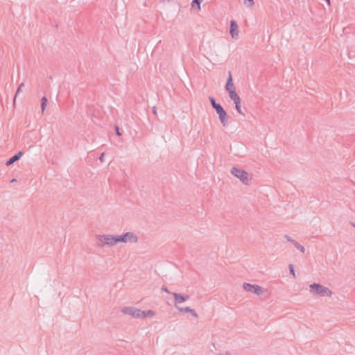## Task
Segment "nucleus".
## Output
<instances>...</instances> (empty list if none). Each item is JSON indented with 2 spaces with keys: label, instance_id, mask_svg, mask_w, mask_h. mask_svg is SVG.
Returning a JSON list of instances; mask_svg holds the SVG:
<instances>
[{
  "label": "nucleus",
  "instance_id": "obj_1",
  "mask_svg": "<svg viewBox=\"0 0 355 355\" xmlns=\"http://www.w3.org/2000/svg\"><path fill=\"white\" fill-rule=\"evenodd\" d=\"M309 293L314 297H331L332 291L327 286L318 283H313L309 285Z\"/></svg>",
  "mask_w": 355,
  "mask_h": 355
},
{
  "label": "nucleus",
  "instance_id": "obj_2",
  "mask_svg": "<svg viewBox=\"0 0 355 355\" xmlns=\"http://www.w3.org/2000/svg\"><path fill=\"white\" fill-rule=\"evenodd\" d=\"M96 245L100 248H113L116 245L114 234H98L95 238Z\"/></svg>",
  "mask_w": 355,
  "mask_h": 355
},
{
  "label": "nucleus",
  "instance_id": "obj_3",
  "mask_svg": "<svg viewBox=\"0 0 355 355\" xmlns=\"http://www.w3.org/2000/svg\"><path fill=\"white\" fill-rule=\"evenodd\" d=\"M230 172L232 175L238 178L243 184H250L252 180V175L251 173L237 167H232Z\"/></svg>",
  "mask_w": 355,
  "mask_h": 355
},
{
  "label": "nucleus",
  "instance_id": "obj_4",
  "mask_svg": "<svg viewBox=\"0 0 355 355\" xmlns=\"http://www.w3.org/2000/svg\"><path fill=\"white\" fill-rule=\"evenodd\" d=\"M116 243L135 244L139 241L138 236L132 232H127L120 235H115Z\"/></svg>",
  "mask_w": 355,
  "mask_h": 355
},
{
  "label": "nucleus",
  "instance_id": "obj_5",
  "mask_svg": "<svg viewBox=\"0 0 355 355\" xmlns=\"http://www.w3.org/2000/svg\"><path fill=\"white\" fill-rule=\"evenodd\" d=\"M242 288L245 291L253 293L257 296H261L266 292V289L261 286L257 284H251L246 282L243 284Z\"/></svg>",
  "mask_w": 355,
  "mask_h": 355
},
{
  "label": "nucleus",
  "instance_id": "obj_6",
  "mask_svg": "<svg viewBox=\"0 0 355 355\" xmlns=\"http://www.w3.org/2000/svg\"><path fill=\"white\" fill-rule=\"evenodd\" d=\"M142 310L133 306H125L121 309V313L125 315H131L135 318H141Z\"/></svg>",
  "mask_w": 355,
  "mask_h": 355
},
{
  "label": "nucleus",
  "instance_id": "obj_7",
  "mask_svg": "<svg viewBox=\"0 0 355 355\" xmlns=\"http://www.w3.org/2000/svg\"><path fill=\"white\" fill-rule=\"evenodd\" d=\"M216 112L217 114L218 115L219 120L222 125L224 127H226L227 125V121H228V115L226 113V112L224 110L223 107L220 105L218 108H216Z\"/></svg>",
  "mask_w": 355,
  "mask_h": 355
},
{
  "label": "nucleus",
  "instance_id": "obj_8",
  "mask_svg": "<svg viewBox=\"0 0 355 355\" xmlns=\"http://www.w3.org/2000/svg\"><path fill=\"white\" fill-rule=\"evenodd\" d=\"M174 297V306L177 309L178 307H180L179 304L185 302V299L184 298V295L178 293H172Z\"/></svg>",
  "mask_w": 355,
  "mask_h": 355
},
{
  "label": "nucleus",
  "instance_id": "obj_9",
  "mask_svg": "<svg viewBox=\"0 0 355 355\" xmlns=\"http://www.w3.org/2000/svg\"><path fill=\"white\" fill-rule=\"evenodd\" d=\"M238 29H239V26H238L237 23L235 21L232 20L230 21V34L232 35V37H234L235 36L238 35V34H239Z\"/></svg>",
  "mask_w": 355,
  "mask_h": 355
},
{
  "label": "nucleus",
  "instance_id": "obj_10",
  "mask_svg": "<svg viewBox=\"0 0 355 355\" xmlns=\"http://www.w3.org/2000/svg\"><path fill=\"white\" fill-rule=\"evenodd\" d=\"M225 89L228 92V94L231 93L232 92H233L235 91V87L232 82V75H231L230 72L229 73V76H228L227 81V83L225 85Z\"/></svg>",
  "mask_w": 355,
  "mask_h": 355
},
{
  "label": "nucleus",
  "instance_id": "obj_11",
  "mask_svg": "<svg viewBox=\"0 0 355 355\" xmlns=\"http://www.w3.org/2000/svg\"><path fill=\"white\" fill-rule=\"evenodd\" d=\"M177 310H178L180 312H182V313H189L195 318L198 317V315L196 313V311L194 309H192L189 306H187V307L180 306V307H178Z\"/></svg>",
  "mask_w": 355,
  "mask_h": 355
},
{
  "label": "nucleus",
  "instance_id": "obj_12",
  "mask_svg": "<svg viewBox=\"0 0 355 355\" xmlns=\"http://www.w3.org/2000/svg\"><path fill=\"white\" fill-rule=\"evenodd\" d=\"M23 155V153L21 151H19L15 155L10 158L6 163V166H9L12 164L14 162L18 161L21 156Z\"/></svg>",
  "mask_w": 355,
  "mask_h": 355
},
{
  "label": "nucleus",
  "instance_id": "obj_13",
  "mask_svg": "<svg viewBox=\"0 0 355 355\" xmlns=\"http://www.w3.org/2000/svg\"><path fill=\"white\" fill-rule=\"evenodd\" d=\"M141 318H152L155 316L156 313L153 310H147L141 311Z\"/></svg>",
  "mask_w": 355,
  "mask_h": 355
},
{
  "label": "nucleus",
  "instance_id": "obj_14",
  "mask_svg": "<svg viewBox=\"0 0 355 355\" xmlns=\"http://www.w3.org/2000/svg\"><path fill=\"white\" fill-rule=\"evenodd\" d=\"M229 96L234 101V103L236 102H241V98H240L239 96L237 94V93L236 92V91H234L233 92H232L231 93H230Z\"/></svg>",
  "mask_w": 355,
  "mask_h": 355
},
{
  "label": "nucleus",
  "instance_id": "obj_15",
  "mask_svg": "<svg viewBox=\"0 0 355 355\" xmlns=\"http://www.w3.org/2000/svg\"><path fill=\"white\" fill-rule=\"evenodd\" d=\"M47 98L45 96H43L41 99V110L42 112L43 113L46 109V107L47 105Z\"/></svg>",
  "mask_w": 355,
  "mask_h": 355
},
{
  "label": "nucleus",
  "instance_id": "obj_16",
  "mask_svg": "<svg viewBox=\"0 0 355 355\" xmlns=\"http://www.w3.org/2000/svg\"><path fill=\"white\" fill-rule=\"evenodd\" d=\"M298 250H300L301 252L304 253L305 252V248L304 246L300 245L299 243H297L296 241L293 244Z\"/></svg>",
  "mask_w": 355,
  "mask_h": 355
},
{
  "label": "nucleus",
  "instance_id": "obj_17",
  "mask_svg": "<svg viewBox=\"0 0 355 355\" xmlns=\"http://www.w3.org/2000/svg\"><path fill=\"white\" fill-rule=\"evenodd\" d=\"M234 104H235V108H236V110L237 111V112L240 114L244 115V113L243 112V111L241 110V102H236Z\"/></svg>",
  "mask_w": 355,
  "mask_h": 355
},
{
  "label": "nucleus",
  "instance_id": "obj_18",
  "mask_svg": "<svg viewBox=\"0 0 355 355\" xmlns=\"http://www.w3.org/2000/svg\"><path fill=\"white\" fill-rule=\"evenodd\" d=\"M202 0H193L191 6L193 8L197 7L199 10L200 9V3Z\"/></svg>",
  "mask_w": 355,
  "mask_h": 355
},
{
  "label": "nucleus",
  "instance_id": "obj_19",
  "mask_svg": "<svg viewBox=\"0 0 355 355\" xmlns=\"http://www.w3.org/2000/svg\"><path fill=\"white\" fill-rule=\"evenodd\" d=\"M24 87V84L23 83H21V84L19 85V87H18V88H17V92H16L15 96L14 103L15 102V99H16V98H17V95H18L19 93H21V92H22V89H23V87Z\"/></svg>",
  "mask_w": 355,
  "mask_h": 355
},
{
  "label": "nucleus",
  "instance_id": "obj_20",
  "mask_svg": "<svg viewBox=\"0 0 355 355\" xmlns=\"http://www.w3.org/2000/svg\"><path fill=\"white\" fill-rule=\"evenodd\" d=\"M209 101H210V103L212 105V107L216 110V108H218V107L220 106V104H218L216 103L215 100L214 98L212 97H209Z\"/></svg>",
  "mask_w": 355,
  "mask_h": 355
},
{
  "label": "nucleus",
  "instance_id": "obj_21",
  "mask_svg": "<svg viewBox=\"0 0 355 355\" xmlns=\"http://www.w3.org/2000/svg\"><path fill=\"white\" fill-rule=\"evenodd\" d=\"M244 4L249 8H251L254 6V3L253 0H244Z\"/></svg>",
  "mask_w": 355,
  "mask_h": 355
},
{
  "label": "nucleus",
  "instance_id": "obj_22",
  "mask_svg": "<svg viewBox=\"0 0 355 355\" xmlns=\"http://www.w3.org/2000/svg\"><path fill=\"white\" fill-rule=\"evenodd\" d=\"M284 239L291 243L292 244H293V243L295 242V240L293 239L291 236H289L288 235H284Z\"/></svg>",
  "mask_w": 355,
  "mask_h": 355
},
{
  "label": "nucleus",
  "instance_id": "obj_23",
  "mask_svg": "<svg viewBox=\"0 0 355 355\" xmlns=\"http://www.w3.org/2000/svg\"><path fill=\"white\" fill-rule=\"evenodd\" d=\"M288 268H289V270H290L291 274L295 277V273L293 266L292 264H290L288 266Z\"/></svg>",
  "mask_w": 355,
  "mask_h": 355
},
{
  "label": "nucleus",
  "instance_id": "obj_24",
  "mask_svg": "<svg viewBox=\"0 0 355 355\" xmlns=\"http://www.w3.org/2000/svg\"><path fill=\"white\" fill-rule=\"evenodd\" d=\"M217 355H232V354L228 351H224L219 352Z\"/></svg>",
  "mask_w": 355,
  "mask_h": 355
},
{
  "label": "nucleus",
  "instance_id": "obj_25",
  "mask_svg": "<svg viewBox=\"0 0 355 355\" xmlns=\"http://www.w3.org/2000/svg\"><path fill=\"white\" fill-rule=\"evenodd\" d=\"M104 156H105V153H103L101 155V156L99 157V160H100L101 162H103L104 161Z\"/></svg>",
  "mask_w": 355,
  "mask_h": 355
},
{
  "label": "nucleus",
  "instance_id": "obj_26",
  "mask_svg": "<svg viewBox=\"0 0 355 355\" xmlns=\"http://www.w3.org/2000/svg\"><path fill=\"white\" fill-rule=\"evenodd\" d=\"M116 134L118 136H121V133L120 132L119 129V128L117 126L116 127Z\"/></svg>",
  "mask_w": 355,
  "mask_h": 355
},
{
  "label": "nucleus",
  "instance_id": "obj_27",
  "mask_svg": "<svg viewBox=\"0 0 355 355\" xmlns=\"http://www.w3.org/2000/svg\"><path fill=\"white\" fill-rule=\"evenodd\" d=\"M153 113L155 115H157V108H156V107H153Z\"/></svg>",
  "mask_w": 355,
  "mask_h": 355
},
{
  "label": "nucleus",
  "instance_id": "obj_28",
  "mask_svg": "<svg viewBox=\"0 0 355 355\" xmlns=\"http://www.w3.org/2000/svg\"><path fill=\"white\" fill-rule=\"evenodd\" d=\"M162 291H165L166 293H170V291L167 289V288H166V287H164V286H163V287L162 288Z\"/></svg>",
  "mask_w": 355,
  "mask_h": 355
},
{
  "label": "nucleus",
  "instance_id": "obj_29",
  "mask_svg": "<svg viewBox=\"0 0 355 355\" xmlns=\"http://www.w3.org/2000/svg\"><path fill=\"white\" fill-rule=\"evenodd\" d=\"M184 298L185 299V302L189 298V295H184Z\"/></svg>",
  "mask_w": 355,
  "mask_h": 355
},
{
  "label": "nucleus",
  "instance_id": "obj_30",
  "mask_svg": "<svg viewBox=\"0 0 355 355\" xmlns=\"http://www.w3.org/2000/svg\"><path fill=\"white\" fill-rule=\"evenodd\" d=\"M327 3L329 5L330 4V0H325Z\"/></svg>",
  "mask_w": 355,
  "mask_h": 355
},
{
  "label": "nucleus",
  "instance_id": "obj_31",
  "mask_svg": "<svg viewBox=\"0 0 355 355\" xmlns=\"http://www.w3.org/2000/svg\"><path fill=\"white\" fill-rule=\"evenodd\" d=\"M353 225H354V227H355V224H354Z\"/></svg>",
  "mask_w": 355,
  "mask_h": 355
}]
</instances>
